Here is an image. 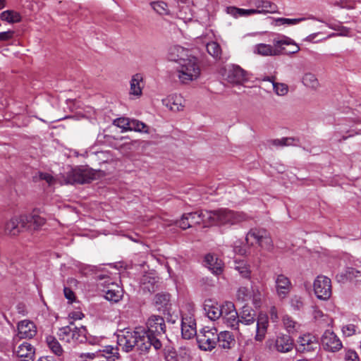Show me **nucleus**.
Returning a JSON list of instances; mask_svg holds the SVG:
<instances>
[{
  "label": "nucleus",
  "instance_id": "f257e3e1",
  "mask_svg": "<svg viewBox=\"0 0 361 361\" xmlns=\"http://www.w3.org/2000/svg\"><path fill=\"white\" fill-rule=\"evenodd\" d=\"M204 214V217L207 219V227L233 226L247 220V216L244 213L226 208L207 210Z\"/></svg>",
  "mask_w": 361,
  "mask_h": 361
},
{
  "label": "nucleus",
  "instance_id": "f03ea898",
  "mask_svg": "<svg viewBox=\"0 0 361 361\" xmlns=\"http://www.w3.org/2000/svg\"><path fill=\"white\" fill-rule=\"evenodd\" d=\"M239 324L250 325L256 322L255 341L262 342L266 337L269 326L268 317L265 314H260L255 319V311L248 306H243L240 315H238Z\"/></svg>",
  "mask_w": 361,
  "mask_h": 361
},
{
  "label": "nucleus",
  "instance_id": "7ed1b4c3",
  "mask_svg": "<svg viewBox=\"0 0 361 361\" xmlns=\"http://www.w3.org/2000/svg\"><path fill=\"white\" fill-rule=\"evenodd\" d=\"M144 329L136 327L134 330L124 329L117 336L118 347L126 353L134 349L140 351V345L142 343Z\"/></svg>",
  "mask_w": 361,
  "mask_h": 361
},
{
  "label": "nucleus",
  "instance_id": "20e7f679",
  "mask_svg": "<svg viewBox=\"0 0 361 361\" xmlns=\"http://www.w3.org/2000/svg\"><path fill=\"white\" fill-rule=\"evenodd\" d=\"M178 78L182 83H188L196 80L200 75V68L197 58L188 55L181 59L176 67Z\"/></svg>",
  "mask_w": 361,
  "mask_h": 361
},
{
  "label": "nucleus",
  "instance_id": "39448f33",
  "mask_svg": "<svg viewBox=\"0 0 361 361\" xmlns=\"http://www.w3.org/2000/svg\"><path fill=\"white\" fill-rule=\"evenodd\" d=\"M87 329L84 326L77 327L73 323L59 329L57 335L59 339L68 343H83L86 341Z\"/></svg>",
  "mask_w": 361,
  "mask_h": 361
},
{
  "label": "nucleus",
  "instance_id": "423d86ee",
  "mask_svg": "<svg viewBox=\"0 0 361 361\" xmlns=\"http://www.w3.org/2000/svg\"><path fill=\"white\" fill-rule=\"evenodd\" d=\"M245 240L251 245L257 244L267 250H271L274 246L269 233L264 228L250 229L246 235Z\"/></svg>",
  "mask_w": 361,
  "mask_h": 361
},
{
  "label": "nucleus",
  "instance_id": "0eeeda50",
  "mask_svg": "<svg viewBox=\"0 0 361 361\" xmlns=\"http://www.w3.org/2000/svg\"><path fill=\"white\" fill-rule=\"evenodd\" d=\"M217 329L206 326L197 335L199 347L204 350H212L216 345Z\"/></svg>",
  "mask_w": 361,
  "mask_h": 361
},
{
  "label": "nucleus",
  "instance_id": "6e6552de",
  "mask_svg": "<svg viewBox=\"0 0 361 361\" xmlns=\"http://www.w3.org/2000/svg\"><path fill=\"white\" fill-rule=\"evenodd\" d=\"M313 290L319 300H329L332 293L331 279L324 275L317 276L313 283Z\"/></svg>",
  "mask_w": 361,
  "mask_h": 361
},
{
  "label": "nucleus",
  "instance_id": "1a4fd4ad",
  "mask_svg": "<svg viewBox=\"0 0 361 361\" xmlns=\"http://www.w3.org/2000/svg\"><path fill=\"white\" fill-rule=\"evenodd\" d=\"M221 317L228 327L234 330L238 329V314L232 302H226L223 304L222 315H221Z\"/></svg>",
  "mask_w": 361,
  "mask_h": 361
},
{
  "label": "nucleus",
  "instance_id": "9d476101",
  "mask_svg": "<svg viewBox=\"0 0 361 361\" xmlns=\"http://www.w3.org/2000/svg\"><path fill=\"white\" fill-rule=\"evenodd\" d=\"M29 217L25 214L14 216L5 224V232L10 235H17L28 224Z\"/></svg>",
  "mask_w": 361,
  "mask_h": 361
},
{
  "label": "nucleus",
  "instance_id": "9b49d317",
  "mask_svg": "<svg viewBox=\"0 0 361 361\" xmlns=\"http://www.w3.org/2000/svg\"><path fill=\"white\" fill-rule=\"evenodd\" d=\"M267 343L271 350H275L281 353L291 351L294 346L293 340L286 334H280L275 339L268 341Z\"/></svg>",
  "mask_w": 361,
  "mask_h": 361
},
{
  "label": "nucleus",
  "instance_id": "f8f14e48",
  "mask_svg": "<svg viewBox=\"0 0 361 361\" xmlns=\"http://www.w3.org/2000/svg\"><path fill=\"white\" fill-rule=\"evenodd\" d=\"M322 345L328 352L336 353L343 348V343L339 337L331 330L324 331L322 336Z\"/></svg>",
  "mask_w": 361,
  "mask_h": 361
},
{
  "label": "nucleus",
  "instance_id": "ddd939ff",
  "mask_svg": "<svg viewBox=\"0 0 361 361\" xmlns=\"http://www.w3.org/2000/svg\"><path fill=\"white\" fill-rule=\"evenodd\" d=\"M18 334L13 338V342H16L18 339L32 338L37 334V327L32 321L24 319L18 323Z\"/></svg>",
  "mask_w": 361,
  "mask_h": 361
},
{
  "label": "nucleus",
  "instance_id": "4468645a",
  "mask_svg": "<svg viewBox=\"0 0 361 361\" xmlns=\"http://www.w3.org/2000/svg\"><path fill=\"white\" fill-rule=\"evenodd\" d=\"M250 79L249 74L239 66H232L227 73L226 80L235 85L243 84Z\"/></svg>",
  "mask_w": 361,
  "mask_h": 361
},
{
  "label": "nucleus",
  "instance_id": "2eb2a0df",
  "mask_svg": "<svg viewBox=\"0 0 361 361\" xmlns=\"http://www.w3.org/2000/svg\"><path fill=\"white\" fill-rule=\"evenodd\" d=\"M275 288L278 297L283 299L289 294L292 288V283L288 277L281 274H278L275 278Z\"/></svg>",
  "mask_w": 361,
  "mask_h": 361
},
{
  "label": "nucleus",
  "instance_id": "dca6fc26",
  "mask_svg": "<svg viewBox=\"0 0 361 361\" xmlns=\"http://www.w3.org/2000/svg\"><path fill=\"white\" fill-rule=\"evenodd\" d=\"M274 43L281 49V54H296L300 51L298 44L291 38L283 35L279 39H274Z\"/></svg>",
  "mask_w": 361,
  "mask_h": 361
},
{
  "label": "nucleus",
  "instance_id": "f3484780",
  "mask_svg": "<svg viewBox=\"0 0 361 361\" xmlns=\"http://www.w3.org/2000/svg\"><path fill=\"white\" fill-rule=\"evenodd\" d=\"M89 180L90 177L86 171L80 168H75L71 169L70 171H68L65 178V183L67 184H83L89 182Z\"/></svg>",
  "mask_w": 361,
  "mask_h": 361
},
{
  "label": "nucleus",
  "instance_id": "a211bd4d",
  "mask_svg": "<svg viewBox=\"0 0 361 361\" xmlns=\"http://www.w3.org/2000/svg\"><path fill=\"white\" fill-rule=\"evenodd\" d=\"M182 336L185 339H190L197 336L196 323L190 316L183 317L181 322Z\"/></svg>",
  "mask_w": 361,
  "mask_h": 361
},
{
  "label": "nucleus",
  "instance_id": "6ab92c4d",
  "mask_svg": "<svg viewBox=\"0 0 361 361\" xmlns=\"http://www.w3.org/2000/svg\"><path fill=\"white\" fill-rule=\"evenodd\" d=\"M253 51L255 54L263 56H274L281 54V49L276 46L273 40V44L260 43L254 47Z\"/></svg>",
  "mask_w": 361,
  "mask_h": 361
},
{
  "label": "nucleus",
  "instance_id": "aec40b11",
  "mask_svg": "<svg viewBox=\"0 0 361 361\" xmlns=\"http://www.w3.org/2000/svg\"><path fill=\"white\" fill-rule=\"evenodd\" d=\"M204 265L215 275H220L224 271V264L216 255L207 254L204 257Z\"/></svg>",
  "mask_w": 361,
  "mask_h": 361
},
{
  "label": "nucleus",
  "instance_id": "412c9836",
  "mask_svg": "<svg viewBox=\"0 0 361 361\" xmlns=\"http://www.w3.org/2000/svg\"><path fill=\"white\" fill-rule=\"evenodd\" d=\"M13 351L18 357L21 358V361H34L35 360V348L27 342H23L17 348H13Z\"/></svg>",
  "mask_w": 361,
  "mask_h": 361
},
{
  "label": "nucleus",
  "instance_id": "4be33fe9",
  "mask_svg": "<svg viewBox=\"0 0 361 361\" xmlns=\"http://www.w3.org/2000/svg\"><path fill=\"white\" fill-rule=\"evenodd\" d=\"M147 326L148 331L147 333H154L157 335H161L165 332V322L164 319L158 315L151 316L147 322Z\"/></svg>",
  "mask_w": 361,
  "mask_h": 361
},
{
  "label": "nucleus",
  "instance_id": "5701e85b",
  "mask_svg": "<svg viewBox=\"0 0 361 361\" xmlns=\"http://www.w3.org/2000/svg\"><path fill=\"white\" fill-rule=\"evenodd\" d=\"M184 99L180 94H171L162 99V104L172 111L178 112L184 109Z\"/></svg>",
  "mask_w": 361,
  "mask_h": 361
},
{
  "label": "nucleus",
  "instance_id": "b1692460",
  "mask_svg": "<svg viewBox=\"0 0 361 361\" xmlns=\"http://www.w3.org/2000/svg\"><path fill=\"white\" fill-rule=\"evenodd\" d=\"M154 333H147L144 330L142 343L140 345V352H145L152 345L156 350L161 348V343Z\"/></svg>",
  "mask_w": 361,
  "mask_h": 361
},
{
  "label": "nucleus",
  "instance_id": "393cba45",
  "mask_svg": "<svg viewBox=\"0 0 361 361\" xmlns=\"http://www.w3.org/2000/svg\"><path fill=\"white\" fill-rule=\"evenodd\" d=\"M316 338L310 334L299 336L298 340V350L301 352L311 351L317 347Z\"/></svg>",
  "mask_w": 361,
  "mask_h": 361
},
{
  "label": "nucleus",
  "instance_id": "a878e982",
  "mask_svg": "<svg viewBox=\"0 0 361 361\" xmlns=\"http://www.w3.org/2000/svg\"><path fill=\"white\" fill-rule=\"evenodd\" d=\"M143 87L144 83L142 75L140 73L133 75L130 82V95L134 96L136 98L140 97L142 94Z\"/></svg>",
  "mask_w": 361,
  "mask_h": 361
},
{
  "label": "nucleus",
  "instance_id": "bb28decb",
  "mask_svg": "<svg viewBox=\"0 0 361 361\" xmlns=\"http://www.w3.org/2000/svg\"><path fill=\"white\" fill-rule=\"evenodd\" d=\"M216 345L222 349L228 350L234 346L235 341L232 333L224 331L217 334Z\"/></svg>",
  "mask_w": 361,
  "mask_h": 361
},
{
  "label": "nucleus",
  "instance_id": "cd10ccee",
  "mask_svg": "<svg viewBox=\"0 0 361 361\" xmlns=\"http://www.w3.org/2000/svg\"><path fill=\"white\" fill-rule=\"evenodd\" d=\"M204 311L208 318L212 321H215L222 315L223 304L219 305L216 302L209 301L204 304Z\"/></svg>",
  "mask_w": 361,
  "mask_h": 361
},
{
  "label": "nucleus",
  "instance_id": "c85d7f7f",
  "mask_svg": "<svg viewBox=\"0 0 361 361\" xmlns=\"http://www.w3.org/2000/svg\"><path fill=\"white\" fill-rule=\"evenodd\" d=\"M253 4L255 6V10L257 13H274L277 11V6L275 4L266 0H255Z\"/></svg>",
  "mask_w": 361,
  "mask_h": 361
},
{
  "label": "nucleus",
  "instance_id": "c756f323",
  "mask_svg": "<svg viewBox=\"0 0 361 361\" xmlns=\"http://www.w3.org/2000/svg\"><path fill=\"white\" fill-rule=\"evenodd\" d=\"M188 55V51L179 45L171 47L168 52L169 59L175 61L177 65Z\"/></svg>",
  "mask_w": 361,
  "mask_h": 361
},
{
  "label": "nucleus",
  "instance_id": "7c9ffc66",
  "mask_svg": "<svg viewBox=\"0 0 361 361\" xmlns=\"http://www.w3.org/2000/svg\"><path fill=\"white\" fill-rule=\"evenodd\" d=\"M206 212H207V210L185 214V216H188V221L190 224V227L195 225H202L203 227H207V219L204 217V213Z\"/></svg>",
  "mask_w": 361,
  "mask_h": 361
},
{
  "label": "nucleus",
  "instance_id": "2f4dec72",
  "mask_svg": "<svg viewBox=\"0 0 361 361\" xmlns=\"http://www.w3.org/2000/svg\"><path fill=\"white\" fill-rule=\"evenodd\" d=\"M122 289L117 284L111 283L106 290L105 298L109 301L117 302L122 298Z\"/></svg>",
  "mask_w": 361,
  "mask_h": 361
},
{
  "label": "nucleus",
  "instance_id": "473e14b6",
  "mask_svg": "<svg viewBox=\"0 0 361 361\" xmlns=\"http://www.w3.org/2000/svg\"><path fill=\"white\" fill-rule=\"evenodd\" d=\"M302 84L308 89L317 90L319 87V82L316 75L312 73H306L302 78Z\"/></svg>",
  "mask_w": 361,
  "mask_h": 361
},
{
  "label": "nucleus",
  "instance_id": "72a5a7b5",
  "mask_svg": "<svg viewBox=\"0 0 361 361\" xmlns=\"http://www.w3.org/2000/svg\"><path fill=\"white\" fill-rule=\"evenodd\" d=\"M97 356H103L106 357L109 361H115L119 357L118 349V348H114L112 345H106L98 354Z\"/></svg>",
  "mask_w": 361,
  "mask_h": 361
},
{
  "label": "nucleus",
  "instance_id": "f704fd0d",
  "mask_svg": "<svg viewBox=\"0 0 361 361\" xmlns=\"http://www.w3.org/2000/svg\"><path fill=\"white\" fill-rule=\"evenodd\" d=\"M234 269L243 278H250L251 271L250 269V265L247 263V262L243 260L235 261Z\"/></svg>",
  "mask_w": 361,
  "mask_h": 361
},
{
  "label": "nucleus",
  "instance_id": "c9c22d12",
  "mask_svg": "<svg viewBox=\"0 0 361 361\" xmlns=\"http://www.w3.org/2000/svg\"><path fill=\"white\" fill-rule=\"evenodd\" d=\"M1 19L9 23H15L21 20V16L16 11L7 10L1 13Z\"/></svg>",
  "mask_w": 361,
  "mask_h": 361
},
{
  "label": "nucleus",
  "instance_id": "e433bc0d",
  "mask_svg": "<svg viewBox=\"0 0 361 361\" xmlns=\"http://www.w3.org/2000/svg\"><path fill=\"white\" fill-rule=\"evenodd\" d=\"M47 343L50 350L57 356H61L63 353V348L59 341L54 336H49L46 338Z\"/></svg>",
  "mask_w": 361,
  "mask_h": 361
},
{
  "label": "nucleus",
  "instance_id": "4c0bfd02",
  "mask_svg": "<svg viewBox=\"0 0 361 361\" xmlns=\"http://www.w3.org/2000/svg\"><path fill=\"white\" fill-rule=\"evenodd\" d=\"M128 130L132 131H136L140 133H148L149 127L145 123L140 121L136 119H131L130 123V127Z\"/></svg>",
  "mask_w": 361,
  "mask_h": 361
},
{
  "label": "nucleus",
  "instance_id": "58836bf2",
  "mask_svg": "<svg viewBox=\"0 0 361 361\" xmlns=\"http://www.w3.org/2000/svg\"><path fill=\"white\" fill-rule=\"evenodd\" d=\"M152 9L159 15L169 14V9L166 3L162 1H152L150 3Z\"/></svg>",
  "mask_w": 361,
  "mask_h": 361
},
{
  "label": "nucleus",
  "instance_id": "ea45409f",
  "mask_svg": "<svg viewBox=\"0 0 361 361\" xmlns=\"http://www.w3.org/2000/svg\"><path fill=\"white\" fill-rule=\"evenodd\" d=\"M30 226H32L34 230L39 229L42 226H44L46 223V219L38 215V214H32L29 216Z\"/></svg>",
  "mask_w": 361,
  "mask_h": 361
},
{
  "label": "nucleus",
  "instance_id": "a19ab883",
  "mask_svg": "<svg viewBox=\"0 0 361 361\" xmlns=\"http://www.w3.org/2000/svg\"><path fill=\"white\" fill-rule=\"evenodd\" d=\"M283 324L284 328L289 334H293L298 329L300 325L293 320L291 317L288 315H286L283 317Z\"/></svg>",
  "mask_w": 361,
  "mask_h": 361
},
{
  "label": "nucleus",
  "instance_id": "79ce46f5",
  "mask_svg": "<svg viewBox=\"0 0 361 361\" xmlns=\"http://www.w3.org/2000/svg\"><path fill=\"white\" fill-rule=\"evenodd\" d=\"M207 52L214 59H220L221 56V48L216 42H211L207 44Z\"/></svg>",
  "mask_w": 361,
  "mask_h": 361
},
{
  "label": "nucleus",
  "instance_id": "37998d69",
  "mask_svg": "<svg viewBox=\"0 0 361 361\" xmlns=\"http://www.w3.org/2000/svg\"><path fill=\"white\" fill-rule=\"evenodd\" d=\"M142 284L143 290H147L149 292H154L157 286L155 278H151L149 276H144L142 279Z\"/></svg>",
  "mask_w": 361,
  "mask_h": 361
},
{
  "label": "nucleus",
  "instance_id": "c03bdc74",
  "mask_svg": "<svg viewBox=\"0 0 361 361\" xmlns=\"http://www.w3.org/2000/svg\"><path fill=\"white\" fill-rule=\"evenodd\" d=\"M305 20L304 18H278L275 20L277 25H294L299 23Z\"/></svg>",
  "mask_w": 361,
  "mask_h": 361
},
{
  "label": "nucleus",
  "instance_id": "a18cd8bd",
  "mask_svg": "<svg viewBox=\"0 0 361 361\" xmlns=\"http://www.w3.org/2000/svg\"><path fill=\"white\" fill-rule=\"evenodd\" d=\"M273 90L279 96H284L288 92V87L284 83H279L272 81Z\"/></svg>",
  "mask_w": 361,
  "mask_h": 361
},
{
  "label": "nucleus",
  "instance_id": "49530a36",
  "mask_svg": "<svg viewBox=\"0 0 361 361\" xmlns=\"http://www.w3.org/2000/svg\"><path fill=\"white\" fill-rule=\"evenodd\" d=\"M236 296L239 300L247 301L250 299V292L247 288L240 287L237 291Z\"/></svg>",
  "mask_w": 361,
  "mask_h": 361
},
{
  "label": "nucleus",
  "instance_id": "de8ad7c7",
  "mask_svg": "<svg viewBox=\"0 0 361 361\" xmlns=\"http://www.w3.org/2000/svg\"><path fill=\"white\" fill-rule=\"evenodd\" d=\"M130 120L128 118H118L114 121V124L120 128H123L124 130L127 131L128 130V127H130Z\"/></svg>",
  "mask_w": 361,
  "mask_h": 361
},
{
  "label": "nucleus",
  "instance_id": "09e8293b",
  "mask_svg": "<svg viewBox=\"0 0 361 361\" xmlns=\"http://www.w3.org/2000/svg\"><path fill=\"white\" fill-rule=\"evenodd\" d=\"M334 6L341 8L352 9L355 7V3L352 0H339L335 1Z\"/></svg>",
  "mask_w": 361,
  "mask_h": 361
},
{
  "label": "nucleus",
  "instance_id": "8fccbe9b",
  "mask_svg": "<svg viewBox=\"0 0 361 361\" xmlns=\"http://www.w3.org/2000/svg\"><path fill=\"white\" fill-rule=\"evenodd\" d=\"M293 139L290 137H283L281 139H276L271 140V144L274 146L283 147V146H290L293 145Z\"/></svg>",
  "mask_w": 361,
  "mask_h": 361
},
{
  "label": "nucleus",
  "instance_id": "3c124183",
  "mask_svg": "<svg viewBox=\"0 0 361 361\" xmlns=\"http://www.w3.org/2000/svg\"><path fill=\"white\" fill-rule=\"evenodd\" d=\"M344 360L345 361H360V357H359L357 353L354 350L345 349Z\"/></svg>",
  "mask_w": 361,
  "mask_h": 361
},
{
  "label": "nucleus",
  "instance_id": "603ef678",
  "mask_svg": "<svg viewBox=\"0 0 361 361\" xmlns=\"http://www.w3.org/2000/svg\"><path fill=\"white\" fill-rule=\"evenodd\" d=\"M290 305L295 310H300L303 307V302L301 297L295 295L290 300Z\"/></svg>",
  "mask_w": 361,
  "mask_h": 361
},
{
  "label": "nucleus",
  "instance_id": "864d4df0",
  "mask_svg": "<svg viewBox=\"0 0 361 361\" xmlns=\"http://www.w3.org/2000/svg\"><path fill=\"white\" fill-rule=\"evenodd\" d=\"M226 13L234 18L241 16L240 8L235 6H228L226 8Z\"/></svg>",
  "mask_w": 361,
  "mask_h": 361
},
{
  "label": "nucleus",
  "instance_id": "5fc2aeb1",
  "mask_svg": "<svg viewBox=\"0 0 361 361\" xmlns=\"http://www.w3.org/2000/svg\"><path fill=\"white\" fill-rule=\"evenodd\" d=\"M342 331L347 336H350L355 333V326L353 324H348L343 327Z\"/></svg>",
  "mask_w": 361,
  "mask_h": 361
},
{
  "label": "nucleus",
  "instance_id": "6e6d98bb",
  "mask_svg": "<svg viewBox=\"0 0 361 361\" xmlns=\"http://www.w3.org/2000/svg\"><path fill=\"white\" fill-rule=\"evenodd\" d=\"M13 31L11 30L0 32V42L10 40L13 38Z\"/></svg>",
  "mask_w": 361,
  "mask_h": 361
},
{
  "label": "nucleus",
  "instance_id": "4d7b16f0",
  "mask_svg": "<svg viewBox=\"0 0 361 361\" xmlns=\"http://www.w3.org/2000/svg\"><path fill=\"white\" fill-rule=\"evenodd\" d=\"M178 226L183 230L190 227V224L188 221V216H185V214L182 216L181 219L178 221Z\"/></svg>",
  "mask_w": 361,
  "mask_h": 361
},
{
  "label": "nucleus",
  "instance_id": "13d9d810",
  "mask_svg": "<svg viewBox=\"0 0 361 361\" xmlns=\"http://www.w3.org/2000/svg\"><path fill=\"white\" fill-rule=\"evenodd\" d=\"M63 293H64V296L66 297V299H68L71 302L73 301H74L75 294L71 288L64 287Z\"/></svg>",
  "mask_w": 361,
  "mask_h": 361
},
{
  "label": "nucleus",
  "instance_id": "bf43d9fd",
  "mask_svg": "<svg viewBox=\"0 0 361 361\" xmlns=\"http://www.w3.org/2000/svg\"><path fill=\"white\" fill-rule=\"evenodd\" d=\"M39 176L40 179L44 180L49 185L52 184L54 182V177L49 173H39Z\"/></svg>",
  "mask_w": 361,
  "mask_h": 361
},
{
  "label": "nucleus",
  "instance_id": "052dcab7",
  "mask_svg": "<svg viewBox=\"0 0 361 361\" xmlns=\"http://www.w3.org/2000/svg\"><path fill=\"white\" fill-rule=\"evenodd\" d=\"M240 13H241V16H251L253 14H256V11L255 10V8H251V9L240 8Z\"/></svg>",
  "mask_w": 361,
  "mask_h": 361
},
{
  "label": "nucleus",
  "instance_id": "680f3d73",
  "mask_svg": "<svg viewBox=\"0 0 361 361\" xmlns=\"http://www.w3.org/2000/svg\"><path fill=\"white\" fill-rule=\"evenodd\" d=\"M347 273L350 278H353V277L357 278L360 275V271L358 270H355L353 268L348 269Z\"/></svg>",
  "mask_w": 361,
  "mask_h": 361
},
{
  "label": "nucleus",
  "instance_id": "e2e57ef3",
  "mask_svg": "<svg viewBox=\"0 0 361 361\" xmlns=\"http://www.w3.org/2000/svg\"><path fill=\"white\" fill-rule=\"evenodd\" d=\"M169 300V295H156V302H167Z\"/></svg>",
  "mask_w": 361,
  "mask_h": 361
},
{
  "label": "nucleus",
  "instance_id": "0e129e2a",
  "mask_svg": "<svg viewBox=\"0 0 361 361\" xmlns=\"http://www.w3.org/2000/svg\"><path fill=\"white\" fill-rule=\"evenodd\" d=\"M71 317L74 320L81 319L83 317V314L80 312H73L70 314Z\"/></svg>",
  "mask_w": 361,
  "mask_h": 361
},
{
  "label": "nucleus",
  "instance_id": "69168bd1",
  "mask_svg": "<svg viewBox=\"0 0 361 361\" xmlns=\"http://www.w3.org/2000/svg\"><path fill=\"white\" fill-rule=\"evenodd\" d=\"M166 361H177V357L174 355V353H169L166 355Z\"/></svg>",
  "mask_w": 361,
  "mask_h": 361
},
{
  "label": "nucleus",
  "instance_id": "338daca9",
  "mask_svg": "<svg viewBox=\"0 0 361 361\" xmlns=\"http://www.w3.org/2000/svg\"><path fill=\"white\" fill-rule=\"evenodd\" d=\"M317 35V33L310 35L306 37V40L308 42H313Z\"/></svg>",
  "mask_w": 361,
  "mask_h": 361
},
{
  "label": "nucleus",
  "instance_id": "774afa93",
  "mask_svg": "<svg viewBox=\"0 0 361 361\" xmlns=\"http://www.w3.org/2000/svg\"><path fill=\"white\" fill-rule=\"evenodd\" d=\"M37 361H51L48 357H42Z\"/></svg>",
  "mask_w": 361,
  "mask_h": 361
}]
</instances>
